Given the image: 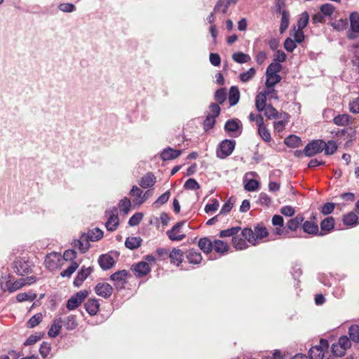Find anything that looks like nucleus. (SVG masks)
I'll return each instance as SVG.
<instances>
[{"label":"nucleus","instance_id":"obj_40","mask_svg":"<svg viewBox=\"0 0 359 359\" xmlns=\"http://www.w3.org/2000/svg\"><path fill=\"white\" fill-rule=\"evenodd\" d=\"M36 298V294L35 293L29 292H21L17 294L16 299L18 302H22L25 301H33Z\"/></svg>","mask_w":359,"mask_h":359},{"label":"nucleus","instance_id":"obj_47","mask_svg":"<svg viewBox=\"0 0 359 359\" xmlns=\"http://www.w3.org/2000/svg\"><path fill=\"white\" fill-rule=\"evenodd\" d=\"M337 149V145L333 140H330L327 143L325 142V146L323 147V150L326 155H332Z\"/></svg>","mask_w":359,"mask_h":359},{"label":"nucleus","instance_id":"obj_28","mask_svg":"<svg viewBox=\"0 0 359 359\" xmlns=\"http://www.w3.org/2000/svg\"><path fill=\"white\" fill-rule=\"evenodd\" d=\"M240 99V91L236 86H231L229 93V102L230 106L236 105Z\"/></svg>","mask_w":359,"mask_h":359},{"label":"nucleus","instance_id":"obj_21","mask_svg":"<svg viewBox=\"0 0 359 359\" xmlns=\"http://www.w3.org/2000/svg\"><path fill=\"white\" fill-rule=\"evenodd\" d=\"M333 123L339 126H346L353 123V118L347 114H339L333 118Z\"/></svg>","mask_w":359,"mask_h":359},{"label":"nucleus","instance_id":"obj_11","mask_svg":"<svg viewBox=\"0 0 359 359\" xmlns=\"http://www.w3.org/2000/svg\"><path fill=\"white\" fill-rule=\"evenodd\" d=\"M224 130L226 132L231 133V137H237L242 133V124L240 120L237 118L228 120L224 125Z\"/></svg>","mask_w":359,"mask_h":359},{"label":"nucleus","instance_id":"obj_18","mask_svg":"<svg viewBox=\"0 0 359 359\" xmlns=\"http://www.w3.org/2000/svg\"><path fill=\"white\" fill-rule=\"evenodd\" d=\"M114 258L109 254H104L99 257L98 264L102 269L106 271L110 269L115 265Z\"/></svg>","mask_w":359,"mask_h":359},{"label":"nucleus","instance_id":"obj_41","mask_svg":"<svg viewBox=\"0 0 359 359\" xmlns=\"http://www.w3.org/2000/svg\"><path fill=\"white\" fill-rule=\"evenodd\" d=\"M231 4L228 1V0H219L217 2L214 7V12L221 11L222 13H226L228 8Z\"/></svg>","mask_w":359,"mask_h":359},{"label":"nucleus","instance_id":"obj_24","mask_svg":"<svg viewBox=\"0 0 359 359\" xmlns=\"http://www.w3.org/2000/svg\"><path fill=\"white\" fill-rule=\"evenodd\" d=\"M169 257L170 262L178 266L183 261V252L180 249L173 248L169 253Z\"/></svg>","mask_w":359,"mask_h":359},{"label":"nucleus","instance_id":"obj_64","mask_svg":"<svg viewBox=\"0 0 359 359\" xmlns=\"http://www.w3.org/2000/svg\"><path fill=\"white\" fill-rule=\"evenodd\" d=\"M259 183L256 180H250L248 182L245 184V189L248 191H254L257 190L259 187Z\"/></svg>","mask_w":359,"mask_h":359},{"label":"nucleus","instance_id":"obj_16","mask_svg":"<svg viewBox=\"0 0 359 359\" xmlns=\"http://www.w3.org/2000/svg\"><path fill=\"white\" fill-rule=\"evenodd\" d=\"M264 115L269 119L288 118V114L286 112L279 113L271 104L264 109Z\"/></svg>","mask_w":359,"mask_h":359},{"label":"nucleus","instance_id":"obj_63","mask_svg":"<svg viewBox=\"0 0 359 359\" xmlns=\"http://www.w3.org/2000/svg\"><path fill=\"white\" fill-rule=\"evenodd\" d=\"M76 252L74 249L67 250L64 252L63 258L66 261L74 262V260L76 258Z\"/></svg>","mask_w":359,"mask_h":359},{"label":"nucleus","instance_id":"obj_43","mask_svg":"<svg viewBox=\"0 0 359 359\" xmlns=\"http://www.w3.org/2000/svg\"><path fill=\"white\" fill-rule=\"evenodd\" d=\"M255 69L254 67H251L247 72L241 73L239 75V79L242 82L246 83L252 79L255 76Z\"/></svg>","mask_w":359,"mask_h":359},{"label":"nucleus","instance_id":"obj_34","mask_svg":"<svg viewBox=\"0 0 359 359\" xmlns=\"http://www.w3.org/2000/svg\"><path fill=\"white\" fill-rule=\"evenodd\" d=\"M232 59L237 63L244 64L250 61L251 57L248 54L242 52H236L232 55Z\"/></svg>","mask_w":359,"mask_h":359},{"label":"nucleus","instance_id":"obj_25","mask_svg":"<svg viewBox=\"0 0 359 359\" xmlns=\"http://www.w3.org/2000/svg\"><path fill=\"white\" fill-rule=\"evenodd\" d=\"M186 257H187L188 262L190 264H198L202 260L201 254L199 252H198L194 249L189 250L187 252Z\"/></svg>","mask_w":359,"mask_h":359},{"label":"nucleus","instance_id":"obj_56","mask_svg":"<svg viewBox=\"0 0 359 359\" xmlns=\"http://www.w3.org/2000/svg\"><path fill=\"white\" fill-rule=\"evenodd\" d=\"M309 15L307 12H304L302 13V15L299 17V19L297 22V26L299 29H304L309 22Z\"/></svg>","mask_w":359,"mask_h":359},{"label":"nucleus","instance_id":"obj_45","mask_svg":"<svg viewBox=\"0 0 359 359\" xmlns=\"http://www.w3.org/2000/svg\"><path fill=\"white\" fill-rule=\"evenodd\" d=\"M226 99V91L224 88H219L215 93V100L218 104H223Z\"/></svg>","mask_w":359,"mask_h":359},{"label":"nucleus","instance_id":"obj_29","mask_svg":"<svg viewBox=\"0 0 359 359\" xmlns=\"http://www.w3.org/2000/svg\"><path fill=\"white\" fill-rule=\"evenodd\" d=\"M142 242L140 237H128L125 241V245L130 250H135L138 248Z\"/></svg>","mask_w":359,"mask_h":359},{"label":"nucleus","instance_id":"obj_3","mask_svg":"<svg viewBox=\"0 0 359 359\" xmlns=\"http://www.w3.org/2000/svg\"><path fill=\"white\" fill-rule=\"evenodd\" d=\"M242 236L251 244L255 245L257 241L266 238L269 235L267 229L262 224H257L254 226V229L251 228H245L242 231Z\"/></svg>","mask_w":359,"mask_h":359},{"label":"nucleus","instance_id":"obj_1","mask_svg":"<svg viewBox=\"0 0 359 359\" xmlns=\"http://www.w3.org/2000/svg\"><path fill=\"white\" fill-rule=\"evenodd\" d=\"M304 220V216L302 214H298L294 218L290 219L284 226L283 217L279 215H275L272 217L271 222L273 226L277 227L273 229V233L276 236L290 237V231H296L302 226Z\"/></svg>","mask_w":359,"mask_h":359},{"label":"nucleus","instance_id":"obj_46","mask_svg":"<svg viewBox=\"0 0 359 359\" xmlns=\"http://www.w3.org/2000/svg\"><path fill=\"white\" fill-rule=\"evenodd\" d=\"M351 346L350 339L346 336H341L339 337L338 342L334 343V347H339V348H344L345 351Z\"/></svg>","mask_w":359,"mask_h":359},{"label":"nucleus","instance_id":"obj_36","mask_svg":"<svg viewBox=\"0 0 359 359\" xmlns=\"http://www.w3.org/2000/svg\"><path fill=\"white\" fill-rule=\"evenodd\" d=\"M63 325L67 330H74L77 325V320L76 316L70 315L63 322Z\"/></svg>","mask_w":359,"mask_h":359},{"label":"nucleus","instance_id":"obj_5","mask_svg":"<svg viewBox=\"0 0 359 359\" xmlns=\"http://www.w3.org/2000/svg\"><path fill=\"white\" fill-rule=\"evenodd\" d=\"M325 142L322 140H314L308 143L304 147L303 152L306 156L311 157L323 151Z\"/></svg>","mask_w":359,"mask_h":359},{"label":"nucleus","instance_id":"obj_32","mask_svg":"<svg viewBox=\"0 0 359 359\" xmlns=\"http://www.w3.org/2000/svg\"><path fill=\"white\" fill-rule=\"evenodd\" d=\"M281 81V76L280 75H274L266 76L265 82L266 87L268 90H270L271 93H274L276 90L273 88L274 86Z\"/></svg>","mask_w":359,"mask_h":359},{"label":"nucleus","instance_id":"obj_31","mask_svg":"<svg viewBox=\"0 0 359 359\" xmlns=\"http://www.w3.org/2000/svg\"><path fill=\"white\" fill-rule=\"evenodd\" d=\"M284 143L289 147L296 148L301 146L302 140L295 135H290L285 139Z\"/></svg>","mask_w":359,"mask_h":359},{"label":"nucleus","instance_id":"obj_4","mask_svg":"<svg viewBox=\"0 0 359 359\" xmlns=\"http://www.w3.org/2000/svg\"><path fill=\"white\" fill-rule=\"evenodd\" d=\"M236 144V142L233 140L225 139L222 140L217 147V157L220 159H225L229 156L235 149Z\"/></svg>","mask_w":359,"mask_h":359},{"label":"nucleus","instance_id":"obj_50","mask_svg":"<svg viewBox=\"0 0 359 359\" xmlns=\"http://www.w3.org/2000/svg\"><path fill=\"white\" fill-rule=\"evenodd\" d=\"M79 264L76 262H72L69 266L60 273L62 277H70L78 269Z\"/></svg>","mask_w":359,"mask_h":359},{"label":"nucleus","instance_id":"obj_39","mask_svg":"<svg viewBox=\"0 0 359 359\" xmlns=\"http://www.w3.org/2000/svg\"><path fill=\"white\" fill-rule=\"evenodd\" d=\"M310 359H323L324 356V351L321 348H318L314 346H312L309 351Z\"/></svg>","mask_w":359,"mask_h":359},{"label":"nucleus","instance_id":"obj_22","mask_svg":"<svg viewBox=\"0 0 359 359\" xmlns=\"http://www.w3.org/2000/svg\"><path fill=\"white\" fill-rule=\"evenodd\" d=\"M156 182V179L154 175L151 172H148L141 178L139 184L142 188L147 189L153 187Z\"/></svg>","mask_w":359,"mask_h":359},{"label":"nucleus","instance_id":"obj_61","mask_svg":"<svg viewBox=\"0 0 359 359\" xmlns=\"http://www.w3.org/2000/svg\"><path fill=\"white\" fill-rule=\"evenodd\" d=\"M50 344L43 341L39 348V353L43 358H46L50 353Z\"/></svg>","mask_w":359,"mask_h":359},{"label":"nucleus","instance_id":"obj_60","mask_svg":"<svg viewBox=\"0 0 359 359\" xmlns=\"http://www.w3.org/2000/svg\"><path fill=\"white\" fill-rule=\"evenodd\" d=\"M143 218V214L142 212L135 213L128 221V224L131 226H137L140 224Z\"/></svg>","mask_w":359,"mask_h":359},{"label":"nucleus","instance_id":"obj_20","mask_svg":"<svg viewBox=\"0 0 359 359\" xmlns=\"http://www.w3.org/2000/svg\"><path fill=\"white\" fill-rule=\"evenodd\" d=\"M62 318L60 317L58 318H55L53 320V322L48 332V336L50 338L56 337L59 334L60 330L62 328Z\"/></svg>","mask_w":359,"mask_h":359},{"label":"nucleus","instance_id":"obj_19","mask_svg":"<svg viewBox=\"0 0 359 359\" xmlns=\"http://www.w3.org/2000/svg\"><path fill=\"white\" fill-rule=\"evenodd\" d=\"M96 294L104 298H109L113 292L112 287L109 283H98L95 287Z\"/></svg>","mask_w":359,"mask_h":359},{"label":"nucleus","instance_id":"obj_13","mask_svg":"<svg viewBox=\"0 0 359 359\" xmlns=\"http://www.w3.org/2000/svg\"><path fill=\"white\" fill-rule=\"evenodd\" d=\"M302 227L304 233L320 236L325 235V233L319 231L318 225L313 221L303 222Z\"/></svg>","mask_w":359,"mask_h":359},{"label":"nucleus","instance_id":"obj_30","mask_svg":"<svg viewBox=\"0 0 359 359\" xmlns=\"http://www.w3.org/2000/svg\"><path fill=\"white\" fill-rule=\"evenodd\" d=\"M198 245L200 249L205 254L210 252L213 248V244L206 237L200 238Z\"/></svg>","mask_w":359,"mask_h":359},{"label":"nucleus","instance_id":"obj_51","mask_svg":"<svg viewBox=\"0 0 359 359\" xmlns=\"http://www.w3.org/2000/svg\"><path fill=\"white\" fill-rule=\"evenodd\" d=\"M215 118L211 114H208L205 120L203 121V128L205 131L209 130L210 129L212 128L215 124Z\"/></svg>","mask_w":359,"mask_h":359},{"label":"nucleus","instance_id":"obj_38","mask_svg":"<svg viewBox=\"0 0 359 359\" xmlns=\"http://www.w3.org/2000/svg\"><path fill=\"white\" fill-rule=\"evenodd\" d=\"M282 18L280 25V32L283 34L288 27L289 25V18L290 14L289 12L286 10H283L282 11Z\"/></svg>","mask_w":359,"mask_h":359},{"label":"nucleus","instance_id":"obj_9","mask_svg":"<svg viewBox=\"0 0 359 359\" xmlns=\"http://www.w3.org/2000/svg\"><path fill=\"white\" fill-rule=\"evenodd\" d=\"M350 29L347 33L348 39H355L357 34L359 33V13L356 11L352 12L349 15Z\"/></svg>","mask_w":359,"mask_h":359},{"label":"nucleus","instance_id":"obj_42","mask_svg":"<svg viewBox=\"0 0 359 359\" xmlns=\"http://www.w3.org/2000/svg\"><path fill=\"white\" fill-rule=\"evenodd\" d=\"M358 217L354 212H349L343 217V222L346 226H352L358 223Z\"/></svg>","mask_w":359,"mask_h":359},{"label":"nucleus","instance_id":"obj_17","mask_svg":"<svg viewBox=\"0 0 359 359\" xmlns=\"http://www.w3.org/2000/svg\"><path fill=\"white\" fill-rule=\"evenodd\" d=\"M182 154V150L174 149L172 147L164 149L161 153V158L163 161H170L177 158Z\"/></svg>","mask_w":359,"mask_h":359},{"label":"nucleus","instance_id":"obj_14","mask_svg":"<svg viewBox=\"0 0 359 359\" xmlns=\"http://www.w3.org/2000/svg\"><path fill=\"white\" fill-rule=\"evenodd\" d=\"M93 272V267H85L83 266L77 273L76 278L74 280V285L79 287L82 285L83 282L90 276Z\"/></svg>","mask_w":359,"mask_h":359},{"label":"nucleus","instance_id":"obj_37","mask_svg":"<svg viewBox=\"0 0 359 359\" xmlns=\"http://www.w3.org/2000/svg\"><path fill=\"white\" fill-rule=\"evenodd\" d=\"M215 252L225 253L229 250V245L226 243L221 240H215L213 243V248Z\"/></svg>","mask_w":359,"mask_h":359},{"label":"nucleus","instance_id":"obj_57","mask_svg":"<svg viewBox=\"0 0 359 359\" xmlns=\"http://www.w3.org/2000/svg\"><path fill=\"white\" fill-rule=\"evenodd\" d=\"M258 133L262 139L266 142H269L271 140V133L266 126L258 128Z\"/></svg>","mask_w":359,"mask_h":359},{"label":"nucleus","instance_id":"obj_53","mask_svg":"<svg viewBox=\"0 0 359 359\" xmlns=\"http://www.w3.org/2000/svg\"><path fill=\"white\" fill-rule=\"evenodd\" d=\"M232 243L237 250H243L247 247L245 241L238 236L232 237Z\"/></svg>","mask_w":359,"mask_h":359},{"label":"nucleus","instance_id":"obj_35","mask_svg":"<svg viewBox=\"0 0 359 359\" xmlns=\"http://www.w3.org/2000/svg\"><path fill=\"white\" fill-rule=\"evenodd\" d=\"M281 69H282V65L280 63L271 62L266 68V76H270L278 75V72H280Z\"/></svg>","mask_w":359,"mask_h":359},{"label":"nucleus","instance_id":"obj_44","mask_svg":"<svg viewBox=\"0 0 359 359\" xmlns=\"http://www.w3.org/2000/svg\"><path fill=\"white\" fill-rule=\"evenodd\" d=\"M349 339L353 341L359 342V326L357 325H351L348 329Z\"/></svg>","mask_w":359,"mask_h":359},{"label":"nucleus","instance_id":"obj_26","mask_svg":"<svg viewBox=\"0 0 359 359\" xmlns=\"http://www.w3.org/2000/svg\"><path fill=\"white\" fill-rule=\"evenodd\" d=\"M85 309L86 311L88 313L90 316H95L100 308V304L97 299H88L85 303Z\"/></svg>","mask_w":359,"mask_h":359},{"label":"nucleus","instance_id":"obj_23","mask_svg":"<svg viewBox=\"0 0 359 359\" xmlns=\"http://www.w3.org/2000/svg\"><path fill=\"white\" fill-rule=\"evenodd\" d=\"M134 270L138 277H143L150 272L151 268L147 262L142 261L135 266Z\"/></svg>","mask_w":359,"mask_h":359},{"label":"nucleus","instance_id":"obj_58","mask_svg":"<svg viewBox=\"0 0 359 359\" xmlns=\"http://www.w3.org/2000/svg\"><path fill=\"white\" fill-rule=\"evenodd\" d=\"M170 196V191H166L164 194L161 195L156 201L154 203V205L156 207H159L160 205H162L165 204L169 199Z\"/></svg>","mask_w":359,"mask_h":359},{"label":"nucleus","instance_id":"obj_55","mask_svg":"<svg viewBox=\"0 0 359 359\" xmlns=\"http://www.w3.org/2000/svg\"><path fill=\"white\" fill-rule=\"evenodd\" d=\"M184 188L187 190H197L200 189V184L195 179L189 178L184 184Z\"/></svg>","mask_w":359,"mask_h":359},{"label":"nucleus","instance_id":"obj_27","mask_svg":"<svg viewBox=\"0 0 359 359\" xmlns=\"http://www.w3.org/2000/svg\"><path fill=\"white\" fill-rule=\"evenodd\" d=\"M335 221L332 217H327L322 220L320 222L321 232L325 231V234L327 232H330L334 227Z\"/></svg>","mask_w":359,"mask_h":359},{"label":"nucleus","instance_id":"obj_48","mask_svg":"<svg viewBox=\"0 0 359 359\" xmlns=\"http://www.w3.org/2000/svg\"><path fill=\"white\" fill-rule=\"evenodd\" d=\"M241 230V227L239 226H233L225 230H222L219 232V236L221 238L229 237V236H235L236 233Z\"/></svg>","mask_w":359,"mask_h":359},{"label":"nucleus","instance_id":"obj_59","mask_svg":"<svg viewBox=\"0 0 359 359\" xmlns=\"http://www.w3.org/2000/svg\"><path fill=\"white\" fill-rule=\"evenodd\" d=\"M43 336V333H39L38 334H31L24 343V346H32L39 341Z\"/></svg>","mask_w":359,"mask_h":359},{"label":"nucleus","instance_id":"obj_49","mask_svg":"<svg viewBox=\"0 0 359 359\" xmlns=\"http://www.w3.org/2000/svg\"><path fill=\"white\" fill-rule=\"evenodd\" d=\"M320 11L325 16H331L335 11V7L330 4H324L320 6Z\"/></svg>","mask_w":359,"mask_h":359},{"label":"nucleus","instance_id":"obj_2","mask_svg":"<svg viewBox=\"0 0 359 359\" xmlns=\"http://www.w3.org/2000/svg\"><path fill=\"white\" fill-rule=\"evenodd\" d=\"M103 236V232L99 228L89 230L88 233H83L79 239L72 243L74 248H78L81 253L86 252L90 248V241H97Z\"/></svg>","mask_w":359,"mask_h":359},{"label":"nucleus","instance_id":"obj_54","mask_svg":"<svg viewBox=\"0 0 359 359\" xmlns=\"http://www.w3.org/2000/svg\"><path fill=\"white\" fill-rule=\"evenodd\" d=\"M118 205L120 210L123 212V214L126 215L130 210L131 202L128 198H124L120 201Z\"/></svg>","mask_w":359,"mask_h":359},{"label":"nucleus","instance_id":"obj_7","mask_svg":"<svg viewBox=\"0 0 359 359\" xmlns=\"http://www.w3.org/2000/svg\"><path fill=\"white\" fill-rule=\"evenodd\" d=\"M130 276L128 271L119 270L110 276V280L114 282V287L118 290L125 287L127 283V278Z\"/></svg>","mask_w":359,"mask_h":359},{"label":"nucleus","instance_id":"obj_8","mask_svg":"<svg viewBox=\"0 0 359 359\" xmlns=\"http://www.w3.org/2000/svg\"><path fill=\"white\" fill-rule=\"evenodd\" d=\"M88 292L87 290H81L72 296L67 302V308L72 311L76 309L87 297Z\"/></svg>","mask_w":359,"mask_h":359},{"label":"nucleus","instance_id":"obj_62","mask_svg":"<svg viewBox=\"0 0 359 359\" xmlns=\"http://www.w3.org/2000/svg\"><path fill=\"white\" fill-rule=\"evenodd\" d=\"M284 48L290 53H292L297 47L296 42L291 38H287L284 41Z\"/></svg>","mask_w":359,"mask_h":359},{"label":"nucleus","instance_id":"obj_15","mask_svg":"<svg viewBox=\"0 0 359 359\" xmlns=\"http://www.w3.org/2000/svg\"><path fill=\"white\" fill-rule=\"evenodd\" d=\"M272 93L270 90L259 92L255 97V107L258 111H264V109L268 105L266 104V96Z\"/></svg>","mask_w":359,"mask_h":359},{"label":"nucleus","instance_id":"obj_12","mask_svg":"<svg viewBox=\"0 0 359 359\" xmlns=\"http://www.w3.org/2000/svg\"><path fill=\"white\" fill-rule=\"evenodd\" d=\"M186 221L185 220H182V221H180L179 222H177V224H175L171 229L168 230L166 231V235L168 236V237L169 238V239L172 241H182L183 240L186 236L185 234L182 233V234H179L177 236H174L172 234H173V232H180L181 231V229L182 228V226H184V224H185Z\"/></svg>","mask_w":359,"mask_h":359},{"label":"nucleus","instance_id":"obj_10","mask_svg":"<svg viewBox=\"0 0 359 359\" xmlns=\"http://www.w3.org/2000/svg\"><path fill=\"white\" fill-rule=\"evenodd\" d=\"M14 271L19 276H24L32 272V264L24 258L17 259L14 262Z\"/></svg>","mask_w":359,"mask_h":359},{"label":"nucleus","instance_id":"obj_6","mask_svg":"<svg viewBox=\"0 0 359 359\" xmlns=\"http://www.w3.org/2000/svg\"><path fill=\"white\" fill-rule=\"evenodd\" d=\"M106 216H108V219L105 223V226L109 231H114L119 224V219L117 214V208L113 207L111 209L105 211Z\"/></svg>","mask_w":359,"mask_h":359},{"label":"nucleus","instance_id":"obj_33","mask_svg":"<svg viewBox=\"0 0 359 359\" xmlns=\"http://www.w3.org/2000/svg\"><path fill=\"white\" fill-rule=\"evenodd\" d=\"M60 255L55 252L48 255L45 259V264L48 269H54L57 266V261L60 260Z\"/></svg>","mask_w":359,"mask_h":359},{"label":"nucleus","instance_id":"obj_52","mask_svg":"<svg viewBox=\"0 0 359 359\" xmlns=\"http://www.w3.org/2000/svg\"><path fill=\"white\" fill-rule=\"evenodd\" d=\"M42 320V314L39 313L30 318V319L27 321V327L29 328H33L37 326Z\"/></svg>","mask_w":359,"mask_h":359}]
</instances>
